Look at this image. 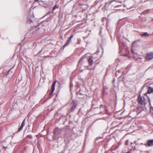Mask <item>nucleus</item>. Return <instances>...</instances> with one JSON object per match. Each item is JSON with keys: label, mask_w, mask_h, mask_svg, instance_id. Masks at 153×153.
Listing matches in <instances>:
<instances>
[{"label": "nucleus", "mask_w": 153, "mask_h": 153, "mask_svg": "<svg viewBox=\"0 0 153 153\" xmlns=\"http://www.w3.org/2000/svg\"><path fill=\"white\" fill-rule=\"evenodd\" d=\"M73 86V84L71 80L70 83V90H71V88Z\"/></svg>", "instance_id": "nucleus-15"}, {"label": "nucleus", "mask_w": 153, "mask_h": 153, "mask_svg": "<svg viewBox=\"0 0 153 153\" xmlns=\"http://www.w3.org/2000/svg\"><path fill=\"white\" fill-rule=\"evenodd\" d=\"M25 119L22 122L21 126L19 128L18 130L19 131H20L23 128V126L25 125Z\"/></svg>", "instance_id": "nucleus-8"}, {"label": "nucleus", "mask_w": 153, "mask_h": 153, "mask_svg": "<svg viewBox=\"0 0 153 153\" xmlns=\"http://www.w3.org/2000/svg\"><path fill=\"white\" fill-rule=\"evenodd\" d=\"M153 93V88L151 87H148V90L147 92L145 94L146 95H147V94Z\"/></svg>", "instance_id": "nucleus-6"}, {"label": "nucleus", "mask_w": 153, "mask_h": 153, "mask_svg": "<svg viewBox=\"0 0 153 153\" xmlns=\"http://www.w3.org/2000/svg\"><path fill=\"white\" fill-rule=\"evenodd\" d=\"M115 0H112L111 1L106 2L105 4V7H108L112 2L115 1Z\"/></svg>", "instance_id": "nucleus-9"}, {"label": "nucleus", "mask_w": 153, "mask_h": 153, "mask_svg": "<svg viewBox=\"0 0 153 153\" xmlns=\"http://www.w3.org/2000/svg\"><path fill=\"white\" fill-rule=\"evenodd\" d=\"M149 103V104L150 105V107L151 106V103L150 102V103Z\"/></svg>", "instance_id": "nucleus-25"}, {"label": "nucleus", "mask_w": 153, "mask_h": 153, "mask_svg": "<svg viewBox=\"0 0 153 153\" xmlns=\"http://www.w3.org/2000/svg\"><path fill=\"white\" fill-rule=\"evenodd\" d=\"M74 35L72 34L71 36L68 38V45L71 42V39L73 37Z\"/></svg>", "instance_id": "nucleus-10"}, {"label": "nucleus", "mask_w": 153, "mask_h": 153, "mask_svg": "<svg viewBox=\"0 0 153 153\" xmlns=\"http://www.w3.org/2000/svg\"><path fill=\"white\" fill-rule=\"evenodd\" d=\"M84 59V58L81 57L79 61V62H80L82 60Z\"/></svg>", "instance_id": "nucleus-21"}, {"label": "nucleus", "mask_w": 153, "mask_h": 153, "mask_svg": "<svg viewBox=\"0 0 153 153\" xmlns=\"http://www.w3.org/2000/svg\"><path fill=\"white\" fill-rule=\"evenodd\" d=\"M59 6L57 5V4H55L53 8V10H55L56 8H57L59 7Z\"/></svg>", "instance_id": "nucleus-14"}, {"label": "nucleus", "mask_w": 153, "mask_h": 153, "mask_svg": "<svg viewBox=\"0 0 153 153\" xmlns=\"http://www.w3.org/2000/svg\"><path fill=\"white\" fill-rule=\"evenodd\" d=\"M147 98H148V100L149 103L151 102V101L150 100L149 97L148 96H147Z\"/></svg>", "instance_id": "nucleus-20"}, {"label": "nucleus", "mask_w": 153, "mask_h": 153, "mask_svg": "<svg viewBox=\"0 0 153 153\" xmlns=\"http://www.w3.org/2000/svg\"><path fill=\"white\" fill-rule=\"evenodd\" d=\"M144 97H141L140 96L138 97V101L140 104L143 105L144 103Z\"/></svg>", "instance_id": "nucleus-4"}, {"label": "nucleus", "mask_w": 153, "mask_h": 153, "mask_svg": "<svg viewBox=\"0 0 153 153\" xmlns=\"http://www.w3.org/2000/svg\"><path fill=\"white\" fill-rule=\"evenodd\" d=\"M58 131V128H56L55 129V131L54 132V136L53 137V139L54 140L55 139L58 137L57 136V133Z\"/></svg>", "instance_id": "nucleus-7"}, {"label": "nucleus", "mask_w": 153, "mask_h": 153, "mask_svg": "<svg viewBox=\"0 0 153 153\" xmlns=\"http://www.w3.org/2000/svg\"><path fill=\"white\" fill-rule=\"evenodd\" d=\"M56 81H55L53 82L51 87V92L50 93V95H51L53 93L55 89V86L56 84Z\"/></svg>", "instance_id": "nucleus-5"}, {"label": "nucleus", "mask_w": 153, "mask_h": 153, "mask_svg": "<svg viewBox=\"0 0 153 153\" xmlns=\"http://www.w3.org/2000/svg\"><path fill=\"white\" fill-rule=\"evenodd\" d=\"M27 137L29 138H32L33 137L32 136L30 135H27Z\"/></svg>", "instance_id": "nucleus-19"}, {"label": "nucleus", "mask_w": 153, "mask_h": 153, "mask_svg": "<svg viewBox=\"0 0 153 153\" xmlns=\"http://www.w3.org/2000/svg\"><path fill=\"white\" fill-rule=\"evenodd\" d=\"M146 144H144L146 146H153V139L149 140H147Z\"/></svg>", "instance_id": "nucleus-3"}, {"label": "nucleus", "mask_w": 153, "mask_h": 153, "mask_svg": "<svg viewBox=\"0 0 153 153\" xmlns=\"http://www.w3.org/2000/svg\"><path fill=\"white\" fill-rule=\"evenodd\" d=\"M74 35L72 34L71 36L68 38V45L71 42V39L73 37Z\"/></svg>", "instance_id": "nucleus-11"}, {"label": "nucleus", "mask_w": 153, "mask_h": 153, "mask_svg": "<svg viewBox=\"0 0 153 153\" xmlns=\"http://www.w3.org/2000/svg\"><path fill=\"white\" fill-rule=\"evenodd\" d=\"M131 51H132V53H134V51L132 49H131Z\"/></svg>", "instance_id": "nucleus-22"}, {"label": "nucleus", "mask_w": 153, "mask_h": 153, "mask_svg": "<svg viewBox=\"0 0 153 153\" xmlns=\"http://www.w3.org/2000/svg\"><path fill=\"white\" fill-rule=\"evenodd\" d=\"M140 144H141V145H143V144H144H144H143V143H140Z\"/></svg>", "instance_id": "nucleus-28"}, {"label": "nucleus", "mask_w": 153, "mask_h": 153, "mask_svg": "<svg viewBox=\"0 0 153 153\" xmlns=\"http://www.w3.org/2000/svg\"><path fill=\"white\" fill-rule=\"evenodd\" d=\"M66 45H67V44H65L64 45V47H65Z\"/></svg>", "instance_id": "nucleus-26"}, {"label": "nucleus", "mask_w": 153, "mask_h": 153, "mask_svg": "<svg viewBox=\"0 0 153 153\" xmlns=\"http://www.w3.org/2000/svg\"><path fill=\"white\" fill-rule=\"evenodd\" d=\"M90 65H91L93 64V61L91 58H89L88 60Z\"/></svg>", "instance_id": "nucleus-13"}, {"label": "nucleus", "mask_w": 153, "mask_h": 153, "mask_svg": "<svg viewBox=\"0 0 153 153\" xmlns=\"http://www.w3.org/2000/svg\"><path fill=\"white\" fill-rule=\"evenodd\" d=\"M39 0H35V1H38Z\"/></svg>", "instance_id": "nucleus-27"}, {"label": "nucleus", "mask_w": 153, "mask_h": 153, "mask_svg": "<svg viewBox=\"0 0 153 153\" xmlns=\"http://www.w3.org/2000/svg\"><path fill=\"white\" fill-rule=\"evenodd\" d=\"M150 68V67H149L148 69L149 68Z\"/></svg>", "instance_id": "nucleus-29"}, {"label": "nucleus", "mask_w": 153, "mask_h": 153, "mask_svg": "<svg viewBox=\"0 0 153 153\" xmlns=\"http://www.w3.org/2000/svg\"><path fill=\"white\" fill-rule=\"evenodd\" d=\"M141 36H142L147 37L149 36V34L147 32H144L143 33L141 34Z\"/></svg>", "instance_id": "nucleus-12"}, {"label": "nucleus", "mask_w": 153, "mask_h": 153, "mask_svg": "<svg viewBox=\"0 0 153 153\" xmlns=\"http://www.w3.org/2000/svg\"><path fill=\"white\" fill-rule=\"evenodd\" d=\"M136 43V41H134L132 43V47H133L134 46Z\"/></svg>", "instance_id": "nucleus-18"}, {"label": "nucleus", "mask_w": 153, "mask_h": 153, "mask_svg": "<svg viewBox=\"0 0 153 153\" xmlns=\"http://www.w3.org/2000/svg\"><path fill=\"white\" fill-rule=\"evenodd\" d=\"M76 102L74 100H73L72 102L71 103V112H72L74 111L75 108L76 107Z\"/></svg>", "instance_id": "nucleus-1"}, {"label": "nucleus", "mask_w": 153, "mask_h": 153, "mask_svg": "<svg viewBox=\"0 0 153 153\" xmlns=\"http://www.w3.org/2000/svg\"><path fill=\"white\" fill-rule=\"evenodd\" d=\"M121 20H120L118 21V23H119L120 22V21Z\"/></svg>", "instance_id": "nucleus-23"}, {"label": "nucleus", "mask_w": 153, "mask_h": 153, "mask_svg": "<svg viewBox=\"0 0 153 153\" xmlns=\"http://www.w3.org/2000/svg\"><path fill=\"white\" fill-rule=\"evenodd\" d=\"M121 20H120L118 21V23H119L120 22V21Z\"/></svg>", "instance_id": "nucleus-24"}, {"label": "nucleus", "mask_w": 153, "mask_h": 153, "mask_svg": "<svg viewBox=\"0 0 153 153\" xmlns=\"http://www.w3.org/2000/svg\"><path fill=\"white\" fill-rule=\"evenodd\" d=\"M128 140H127L125 142V144L126 145H128Z\"/></svg>", "instance_id": "nucleus-17"}, {"label": "nucleus", "mask_w": 153, "mask_h": 153, "mask_svg": "<svg viewBox=\"0 0 153 153\" xmlns=\"http://www.w3.org/2000/svg\"><path fill=\"white\" fill-rule=\"evenodd\" d=\"M150 111L151 113L153 114V107L152 106L150 107Z\"/></svg>", "instance_id": "nucleus-16"}, {"label": "nucleus", "mask_w": 153, "mask_h": 153, "mask_svg": "<svg viewBox=\"0 0 153 153\" xmlns=\"http://www.w3.org/2000/svg\"><path fill=\"white\" fill-rule=\"evenodd\" d=\"M146 59L148 60H150L153 59V52H151L147 53Z\"/></svg>", "instance_id": "nucleus-2"}]
</instances>
